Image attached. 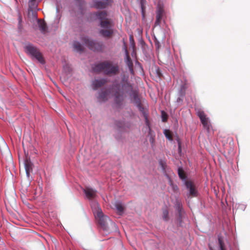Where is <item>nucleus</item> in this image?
<instances>
[{
    "mask_svg": "<svg viewBox=\"0 0 250 250\" xmlns=\"http://www.w3.org/2000/svg\"><path fill=\"white\" fill-rule=\"evenodd\" d=\"M129 40H130V42L131 46L132 47L133 49H134V48L135 47V43H134V41L133 39V38L132 37H130Z\"/></svg>",
    "mask_w": 250,
    "mask_h": 250,
    "instance_id": "23",
    "label": "nucleus"
},
{
    "mask_svg": "<svg viewBox=\"0 0 250 250\" xmlns=\"http://www.w3.org/2000/svg\"><path fill=\"white\" fill-rule=\"evenodd\" d=\"M126 59L127 60V64L129 66V69L131 73L133 72V69H132V63L131 62V60L129 58V57L127 55V53H126Z\"/></svg>",
    "mask_w": 250,
    "mask_h": 250,
    "instance_id": "19",
    "label": "nucleus"
},
{
    "mask_svg": "<svg viewBox=\"0 0 250 250\" xmlns=\"http://www.w3.org/2000/svg\"><path fill=\"white\" fill-rule=\"evenodd\" d=\"M112 93H114L115 104L117 106H120L122 105L124 100V95L126 93L129 96L131 101L138 107L140 111L143 110L137 91L133 89L132 86L126 80L123 81L121 88L119 85V87L116 86L112 87L111 89L101 90L98 98L100 101H106L110 97Z\"/></svg>",
    "mask_w": 250,
    "mask_h": 250,
    "instance_id": "1",
    "label": "nucleus"
},
{
    "mask_svg": "<svg viewBox=\"0 0 250 250\" xmlns=\"http://www.w3.org/2000/svg\"><path fill=\"white\" fill-rule=\"evenodd\" d=\"M163 15V9L159 8L157 11L156 20L155 21V25H159L161 23Z\"/></svg>",
    "mask_w": 250,
    "mask_h": 250,
    "instance_id": "14",
    "label": "nucleus"
},
{
    "mask_svg": "<svg viewBox=\"0 0 250 250\" xmlns=\"http://www.w3.org/2000/svg\"><path fill=\"white\" fill-rule=\"evenodd\" d=\"M162 120L163 122H165L166 121V118L164 117V116H163Z\"/></svg>",
    "mask_w": 250,
    "mask_h": 250,
    "instance_id": "26",
    "label": "nucleus"
},
{
    "mask_svg": "<svg viewBox=\"0 0 250 250\" xmlns=\"http://www.w3.org/2000/svg\"><path fill=\"white\" fill-rule=\"evenodd\" d=\"M91 208L96 220L104 229L107 230L109 223H112L110 219L107 216L103 214L102 209L97 203H92Z\"/></svg>",
    "mask_w": 250,
    "mask_h": 250,
    "instance_id": "3",
    "label": "nucleus"
},
{
    "mask_svg": "<svg viewBox=\"0 0 250 250\" xmlns=\"http://www.w3.org/2000/svg\"><path fill=\"white\" fill-rule=\"evenodd\" d=\"M36 0H29V2H33L34 1H35Z\"/></svg>",
    "mask_w": 250,
    "mask_h": 250,
    "instance_id": "27",
    "label": "nucleus"
},
{
    "mask_svg": "<svg viewBox=\"0 0 250 250\" xmlns=\"http://www.w3.org/2000/svg\"><path fill=\"white\" fill-rule=\"evenodd\" d=\"M165 134L166 137L168 139H169V140H171L172 139L169 133V132H167V131L166 130H165Z\"/></svg>",
    "mask_w": 250,
    "mask_h": 250,
    "instance_id": "24",
    "label": "nucleus"
},
{
    "mask_svg": "<svg viewBox=\"0 0 250 250\" xmlns=\"http://www.w3.org/2000/svg\"><path fill=\"white\" fill-rule=\"evenodd\" d=\"M219 243L220 245V250H225L224 247V244L220 238H219Z\"/></svg>",
    "mask_w": 250,
    "mask_h": 250,
    "instance_id": "22",
    "label": "nucleus"
},
{
    "mask_svg": "<svg viewBox=\"0 0 250 250\" xmlns=\"http://www.w3.org/2000/svg\"><path fill=\"white\" fill-rule=\"evenodd\" d=\"M110 2V0H96L93 1V6L97 9H103Z\"/></svg>",
    "mask_w": 250,
    "mask_h": 250,
    "instance_id": "10",
    "label": "nucleus"
},
{
    "mask_svg": "<svg viewBox=\"0 0 250 250\" xmlns=\"http://www.w3.org/2000/svg\"><path fill=\"white\" fill-rule=\"evenodd\" d=\"M73 46L74 50L77 52H81L83 50V45L77 41H75L73 42Z\"/></svg>",
    "mask_w": 250,
    "mask_h": 250,
    "instance_id": "16",
    "label": "nucleus"
},
{
    "mask_svg": "<svg viewBox=\"0 0 250 250\" xmlns=\"http://www.w3.org/2000/svg\"><path fill=\"white\" fill-rule=\"evenodd\" d=\"M167 177L168 179L169 184L170 186L172 187V188H173V189L174 191L177 190L178 189L177 186L176 185H175L173 184V183H172V181H171V180L170 179V178L168 176Z\"/></svg>",
    "mask_w": 250,
    "mask_h": 250,
    "instance_id": "20",
    "label": "nucleus"
},
{
    "mask_svg": "<svg viewBox=\"0 0 250 250\" xmlns=\"http://www.w3.org/2000/svg\"><path fill=\"white\" fill-rule=\"evenodd\" d=\"M81 40L83 44L91 50L99 51L103 49V44L102 42L92 40L86 36H82Z\"/></svg>",
    "mask_w": 250,
    "mask_h": 250,
    "instance_id": "6",
    "label": "nucleus"
},
{
    "mask_svg": "<svg viewBox=\"0 0 250 250\" xmlns=\"http://www.w3.org/2000/svg\"><path fill=\"white\" fill-rule=\"evenodd\" d=\"M94 15L101 21L100 25L103 29L100 30V34L104 37H110L113 33L112 25L110 21L106 18V12H98L94 13Z\"/></svg>",
    "mask_w": 250,
    "mask_h": 250,
    "instance_id": "2",
    "label": "nucleus"
},
{
    "mask_svg": "<svg viewBox=\"0 0 250 250\" xmlns=\"http://www.w3.org/2000/svg\"><path fill=\"white\" fill-rule=\"evenodd\" d=\"M197 115L200 118L204 127L206 128L208 130H209L210 127V123L208 121V119L207 118L206 115L204 112L202 111H198L197 112Z\"/></svg>",
    "mask_w": 250,
    "mask_h": 250,
    "instance_id": "9",
    "label": "nucleus"
},
{
    "mask_svg": "<svg viewBox=\"0 0 250 250\" xmlns=\"http://www.w3.org/2000/svg\"><path fill=\"white\" fill-rule=\"evenodd\" d=\"M106 82L104 79L95 80L92 82V87L96 90L103 86Z\"/></svg>",
    "mask_w": 250,
    "mask_h": 250,
    "instance_id": "12",
    "label": "nucleus"
},
{
    "mask_svg": "<svg viewBox=\"0 0 250 250\" xmlns=\"http://www.w3.org/2000/svg\"><path fill=\"white\" fill-rule=\"evenodd\" d=\"M95 72H104L108 75L116 74L119 70L117 64H114L110 61H105L99 63L93 67Z\"/></svg>",
    "mask_w": 250,
    "mask_h": 250,
    "instance_id": "4",
    "label": "nucleus"
},
{
    "mask_svg": "<svg viewBox=\"0 0 250 250\" xmlns=\"http://www.w3.org/2000/svg\"><path fill=\"white\" fill-rule=\"evenodd\" d=\"M178 172L180 179L184 181L187 188L189 190L190 194L193 196H195L197 193L195 188L191 181L186 180V176L183 169L179 167L178 168Z\"/></svg>",
    "mask_w": 250,
    "mask_h": 250,
    "instance_id": "8",
    "label": "nucleus"
},
{
    "mask_svg": "<svg viewBox=\"0 0 250 250\" xmlns=\"http://www.w3.org/2000/svg\"><path fill=\"white\" fill-rule=\"evenodd\" d=\"M86 198L89 199H93L96 196V191L92 188L86 187L83 189Z\"/></svg>",
    "mask_w": 250,
    "mask_h": 250,
    "instance_id": "11",
    "label": "nucleus"
},
{
    "mask_svg": "<svg viewBox=\"0 0 250 250\" xmlns=\"http://www.w3.org/2000/svg\"><path fill=\"white\" fill-rule=\"evenodd\" d=\"M113 206L117 210V212L119 215H121L123 213L124 210V207L122 203L116 201L113 203Z\"/></svg>",
    "mask_w": 250,
    "mask_h": 250,
    "instance_id": "13",
    "label": "nucleus"
},
{
    "mask_svg": "<svg viewBox=\"0 0 250 250\" xmlns=\"http://www.w3.org/2000/svg\"><path fill=\"white\" fill-rule=\"evenodd\" d=\"M81 40L83 44L91 50L99 51L103 49V44L102 42L92 40L86 36H82Z\"/></svg>",
    "mask_w": 250,
    "mask_h": 250,
    "instance_id": "5",
    "label": "nucleus"
},
{
    "mask_svg": "<svg viewBox=\"0 0 250 250\" xmlns=\"http://www.w3.org/2000/svg\"><path fill=\"white\" fill-rule=\"evenodd\" d=\"M40 29L42 32H45L47 29L46 24L43 23H41L40 24Z\"/></svg>",
    "mask_w": 250,
    "mask_h": 250,
    "instance_id": "21",
    "label": "nucleus"
},
{
    "mask_svg": "<svg viewBox=\"0 0 250 250\" xmlns=\"http://www.w3.org/2000/svg\"><path fill=\"white\" fill-rule=\"evenodd\" d=\"M163 218L164 220L167 221L168 219V211L167 209H164L163 212Z\"/></svg>",
    "mask_w": 250,
    "mask_h": 250,
    "instance_id": "18",
    "label": "nucleus"
},
{
    "mask_svg": "<svg viewBox=\"0 0 250 250\" xmlns=\"http://www.w3.org/2000/svg\"><path fill=\"white\" fill-rule=\"evenodd\" d=\"M64 70H66V69H68V71L69 70V66H68V65H66L63 68Z\"/></svg>",
    "mask_w": 250,
    "mask_h": 250,
    "instance_id": "25",
    "label": "nucleus"
},
{
    "mask_svg": "<svg viewBox=\"0 0 250 250\" xmlns=\"http://www.w3.org/2000/svg\"><path fill=\"white\" fill-rule=\"evenodd\" d=\"M24 167L26 171V174L27 177L30 175V173L32 171V164L31 163L27 160L25 161Z\"/></svg>",
    "mask_w": 250,
    "mask_h": 250,
    "instance_id": "15",
    "label": "nucleus"
},
{
    "mask_svg": "<svg viewBox=\"0 0 250 250\" xmlns=\"http://www.w3.org/2000/svg\"><path fill=\"white\" fill-rule=\"evenodd\" d=\"M25 52L32 57L36 59L41 63H44V60L39 50L31 44H28L24 47Z\"/></svg>",
    "mask_w": 250,
    "mask_h": 250,
    "instance_id": "7",
    "label": "nucleus"
},
{
    "mask_svg": "<svg viewBox=\"0 0 250 250\" xmlns=\"http://www.w3.org/2000/svg\"><path fill=\"white\" fill-rule=\"evenodd\" d=\"M175 207H176V209L177 210V211L179 212V216L180 217H182L183 212L182 211V205H181V203L179 202H177L176 205H175Z\"/></svg>",
    "mask_w": 250,
    "mask_h": 250,
    "instance_id": "17",
    "label": "nucleus"
}]
</instances>
